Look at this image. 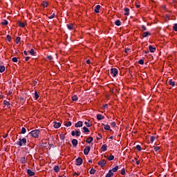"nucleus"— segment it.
Returning a JSON list of instances; mask_svg holds the SVG:
<instances>
[{"label":"nucleus","instance_id":"23","mask_svg":"<svg viewBox=\"0 0 177 177\" xmlns=\"http://www.w3.org/2000/svg\"><path fill=\"white\" fill-rule=\"evenodd\" d=\"M113 175H114V174L112 172L111 170H109V173L106 175V177H111L113 176Z\"/></svg>","mask_w":177,"mask_h":177},{"label":"nucleus","instance_id":"43","mask_svg":"<svg viewBox=\"0 0 177 177\" xmlns=\"http://www.w3.org/2000/svg\"><path fill=\"white\" fill-rule=\"evenodd\" d=\"M80 133H81V132H80V131H78V130H76L75 131V136H80Z\"/></svg>","mask_w":177,"mask_h":177},{"label":"nucleus","instance_id":"47","mask_svg":"<svg viewBox=\"0 0 177 177\" xmlns=\"http://www.w3.org/2000/svg\"><path fill=\"white\" fill-rule=\"evenodd\" d=\"M47 59H48V60H53V57L52 55H48Z\"/></svg>","mask_w":177,"mask_h":177},{"label":"nucleus","instance_id":"32","mask_svg":"<svg viewBox=\"0 0 177 177\" xmlns=\"http://www.w3.org/2000/svg\"><path fill=\"white\" fill-rule=\"evenodd\" d=\"M111 171L112 172H117V171H118V166H115L114 168H113L112 169H111Z\"/></svg>","mask_w":177,"mask_h":177},{"label":"nucleus","instance_id":"42","mask_svg":"<svg viewBox=\"0 0 177 177\" xmlns=\"http://www.w3.org/2000/svg\"><path fill=\"white\" fill-rule=\"evenodd\" d=\"M138 64H142V65H143V64H145V60H143V59H140L139 61H138Z\"/></svg>","mask_w":177,"mask_h":177},{"label":"nucleus","instance_id":"21","mask_svg":"<svg viewBox=\"0 0 177 177\" xmlns=\"http://www.w3.org/2000/svg\"><path fill=\"white\" fill-rule=\"evenodd\" d=\"M55 172L57 173L60 171V167H59V166L56 165L53 168Z\"/></svg>","mask_w":177,"mask_h":177},{"label":"nucleus","instance_id":"6","mask_svg":"<svg viewBox=\"0 0 177 177\" xmlns=\"http://www.w3.org/2000/svg\"><path fill=\"white\" fill-rule=\"evenodd\" d=\"M98 165H100V167L103 168V167H104V165H106V161L104 160H100L98 162Z\"/></svg>","mask_w":177,"mask_h":177},{"label":"nucleus","instance_id":"18","mask_svg":"<svg viewBox=\"0 0 177 177\" xmlns=\"http://www.w3.org/2000/svg\"><path fill=\"white\" fill-rule=\"evenodd\" d=\"M168 84L171 86H175V82L173 81L172 80H169Z\"/></svg>","mask_w":177,"mask_h":177},{"label":"nucleus","instance_id":"24","mask_svg":"<svg viewBox=\"0 0 177 177\" xmlns=\"http://www.w3.org/2000/svg\"><path fill=\"white\" fill-rule=\"evenodd\" d=\"M72 145L73 146H77V145H78V140H77V139H73L72 140Z\"/></svg>","mask_w":177,"mask_h":177},{"label":"nucleus","instance_id":"31","mask_svg":"<svg viewBox=\"0 0 177 177\" xmlns=\"http://www.w3.org/2000/svg\"><path fill=\"white\" fill-rule=\"evenodd\" d=\"M20 162H21V164H26V157L21 158Z\"/></svg>","mask_w":177,"mask_h":177},{"label":"nucleus","instance_id":"57","mask_svg":"<svg viewBox=\"0 0 177 177\" xmlns=\"http://www.w3.org/2000/svg\"><path fill=\"white\" fill-rule=\"evenodd\" d=\"M28 60H30V57H25V61L28 62Z\"/></svg>","mask_w":177,"mask_h":177},{"label":"nucleus","instance_id":"13","mask_svg":"<svg viewBox=\"0 0 177 177\" xmlns=\"http://www.w3.org/2000/svg\"><path fill=\"white\" fill-rule=\"evenodd\" d=\"M59 139H61V140H62V142H61V143H64V139H66V136L64 134H60Z\"/></svg>","mask_w":177,"mask_h":177},{"label":"nucleus","instance_id":"55","mask_svg":"<svg viewBox=\"0 0 177 177\" xmlns=\"http://www.w3.org/2000/svg\"><path fill=\"white\" fill-rule=\"evenodd\" d=\"M73 176H80V173H77L76 171H75L73 173Z\"/></svg>","mask_w":177,"mask_h":177},{"label":"nucleus","instance_id":"60","mask_svg":"<svg viewBox=\"0 0 177 177\" xmlns=\"http://www.w3.org/2000/svg\"><path fill=\"white\" fill-rule=\"evenodd\" d=\"M140 163V161L136 160V164L137 165H139Z\"/></svg>","mask_w":177,"mask_h":177},{"label":"nucleus","instance_id":"45","mask_svg":"<svg viewBox=\"0 0 177 177\" xmlns=\"http://www.w3.org/2000/svg\"><path fill=\"white\" fill-rule=\"evenodd\" d=\"M174 31H177V24H175L173 26Z\"/></svg>","mask_w":177,"mask_h":177},{"label":"nucleus","instance_id":"40","mask_svg":"<svg viewBox=\"0 0 177 177\" xmlns=\"http://www.w3.org/2000/svg\"><path fill=\"white\" fill-rule=\"evenodd\" d=\"M42 5L44 6V8H48V2L43 1Z\"/></svg>","mask_w":177,"mask_h":177},{"label":"nucleus","instance_id":"8","mask_svg":"<svg viewBox=\"0 0 177 177\" xmlns=\"http://www.w3.org/2000/svg\"><path fill=\"white\" fill-rule=\"evenodd\" d=\"M82 125H83L82 121H79L77 123H75V128H81V127H82Z\"/></svg>","mask_w":177,"mask_h":177},{"label":"nucleus","instance_id":"15","mask_svg":"<svg viewBox=\"0 0 177 177\" xmlns=\"http://www.w3.org/2000/svg\"><path fill=\"white\" fill-rule=\"evenodd\" d=\"M86 143H92V142H93V138L92 137H88L86 140Z\"/></svg>","mask_w":177,"mask_h":177},{"label":"nucleus","instance_id":"48","mask_svg":"<svg viewBox=\"0 0 177 177\" xmlns=\"http://www.w3.org/2000/svg\"><path fill=\"white\" fill-rule=\"evenodd\" d=\"M12 60L14 63H17V57H13Z\"/></svg>","mask_w":177,"mask_h":177},{"label":"nucleus","instance_id":"2","mask_svg":"<svg viewBox=\"0 0 177 177\" xmlns=\"http://www.w3.org/2000/svg\"><path fill=\"white\" fill-rule=\"evenodd\" d=\"M19 141H18L17 142V145H18L19 146H20L21 147V146H23V145H26V143H27V139L26 138H19Z\"/></svg>","mask_w":177,"mask_h":177},{"label":"nucleus","instance_id":"28","mask_svg":"<svg viewBox=\"0 0 177 177\" xmlns=\"http://www.w3.org/2000/svg\"><path fill=\"white\" fill-rule=\"evenodd\" d=\"M104 129L105 131H111V129H110V125L109 124L104 125Z\"/></svg>","mask_w":177,"mask_h":177},{"label":"nucleus","instance_id":"37","mask_svg":"<svg viewBox=\"0 0 177 177\" xmlns=\"http://www.w3.org/2000/svg\"><path fill=\"white\" fill-rule=\"evenodd\" d=\"M84 124L87 128H91V127H92V124L88 123V122H85Z\"/></svg>","mask_w":177,"mask_h":177},{"label":"nucleus","instance_id":"51","mask_svg":"<svg viewBox=\"0 0 177 177\" xmlns=\"http://www.w3.org/2000/svg\"><path fill=\"white\" fill-rule=\"evenodd\" d=\"M155 139H156V137H155V136H151V137L150 140H151V143H153V142H154V140H155Z\"/></svg>","mask_w":177,"mask_h":177},{"label":"nucleus","instance_id":"5","mask_svg":"<svg viewBox=\"0 0 177 177\" xmlns=\"http://www.w3.org/2000/svg\"><path fill=\"white\" fill-rule=\"evenodd\" d=\"M89 151H91V147H86L84 149L85 156H88L89 154Z\"/></svg>","mask_w":177,"mask_h":177},{"label":"nucleus","instance_id":"33","mask_svg":"<svg viewBox=\"0 0 177 177\" xmlns=\"http://www.w3.org/2000/svg\"><path fill=\"white\" fill-rule=\"evenodd\" d=\"M95 172H96V170H95V169H93V168H92V169L90 170V174H91V175H95Z\"/></svg>","mask_w":177,"mask_h":177},{"label":"nucleus","instance_id":"10","mask_svg":"<svg viewBox=\"0 0 177 177\" xmlns=\"http://www.w3.org/2000/svg\"><path fill=\"white\" fill-rule=\"evenodd\" d=\"M150 35H151V33H150V32H144L142 33V38H146Z\"/></svg>","mask_w":177,"mask_h":177},{"label":"nucleus","instance_id":"63","mask_svg":"<svg viewBox=\"0 0 177 177\" xmlns=\"http://www.w3.org/2000/svg\"><path fill=\"white\" fill-rule=\"evenodd\" d=\"M129 50H130L129 48H126V50H125L126 53H128V51H129Z\"/></svg>","mask_w":177,"mask_h":177},{"label":"nucleus","instance_id":"11","mask_svg":"<svg viewBox=\"0 0 177 177\" xmlns=\"http://www.w3.org/2000/svg\"><path fill=\"white\" fill-rule=\"evenodd\" d=\"M27 174L28 175H29V176H34V175H35V173L32 171L31 169H28Z\"/></svg>","mask_w":177,"mask_h":177},{"label":"nucleus","instance_id":"36","mask_svg":"<svg viewBox=\"0 0 177 177\" xmlns=\"http://www.w3.org/2000/svg\"><path fill=\"white\" fill-rule=\"evenodd\" d=\"M147 30V28L145 25L141 26V31H146Z\"/></svg>","mask_w":177,"mask_h":177},{"label":"nucleus","instance_id":"50","mask_svg":"<svg viewBox=\"0 0 177 177\" xmlns=\"http://www.w3.org/2000/svg\"><path fill=\"white\" fill-rule=\"evenodd\" d=\"M121 175H125V169H122V171H121Z\"/></svg>","mask_w":177,"mask_h":177},{"label":"nucleus","instance_id":"16","mask_svg":"<svg viewBox=\"0 0 177 177\" xmlns=\"http://www.w3.org/2000/svg\"><path fill=\"white\" fill-rule=\"evenodd\" d=\"M100 10V5H97L95 9H94V12L95 13H99V10Z\"/></svg>","mask_w":177,"mask_h":177},{"label":"nucleus","instance_id":"39","mask_svg":"<svg viewBox=\"0 0 177 177\" xmlns=\"http://www.w3.org/2000/svg\"><path fill=\"white\" fill-rule=\"evenodd\" d=\"M20 39H21L20 37H17L15 39L16 44H19L20 43Z\"/></svg>","mask_w":177,"mask_h":177},{"label":"nucleus","instance_id":"3","mask_svg":"<svg viewBox=\"0 0 177 177\" xmlns=\"http://www.w3.org/2000/svg\"><path fill=\"white\" fill-rule=\"evenodd\" d=\"M111 74L113 77H117L118 75V70L115 68H111Z\"/></svg>","mask_w":177,"mask_h":177},{"label":"nucleus","instance_id":"20","mask_svg":"<svg viewBox=\"0 0 177 177\" xmlns=\"http://www.w3.org/2000/svg\"><path fill=\"white\" fill-rule=\"evenodd\" d=\"M101 150H102V151H106L107 150V145H103L101 147Z\"/></svg>","mask_w":177,"mask_h":177},{"label":"nucleus","instance_id":"58","mask_svg":"<svg viewBox=\"0 0 177 177\" xmlns=\"http://www.w3.org/2000/svg\"><path fill=\"white\" fill-rule=\"evenodd\" d=\"M71 135H72V136H75V131H73L71 132Z\"/></svg>","mask_w":177,"mask_h":177},{"label":"nucleus","instance_id":"17","mask_svg":"<svg viewBox=\"0 0 177 177\" xmlns=\"http://www.w3.org/2000/svg\"><path fill=\"white\" fill-rule=\"evenodd\" d=\"M3 104L5 106H7V107H8L10 109V102H8L7 100H4L3 101Z\"/></svg>","mask_w":177,"mask_h":177},{"label":"nucleus","instance_id":"59","mask_svg":"<svg viewBox=\"0 0 177 177\" xmlns=\"http://www.w3.org/2000/svg\"><path fill=\"white\" fill-rule=\"evenodd\" d=\"M86 63L87 64H91V60L87 59V60L86 61Z\"/></svg>","mask_w":177,"mask_h":177},{"label":"nucleus","instance_id":"12","mask_svg":"<svg viewBox=\"0 0 177 177\" xmlns=\"http://www.w3.org/2000/svg\"><path fill=\"white\" fill-rule=\"evenodd\" d=\"M124 10L125 12L124 16H129V8H124Z\"/></svg>","mask_w":177,"mask_h":177},{"label":"nucleus","instance_id":"14","mask_svg":"<svg viewBox=\"0 0 177 177\" xmlns=\"http://www.w3.org/2000/svg\"><path fill=\"white\" fill-rule=\"evenodd\" d=\"M97 120H98V121H100L101 120H104V116L98 114L97 115Z\"/></svg>","mask_w":177,"mask_h":177},{"label":"nucleus","instance_id":"29","mask_svg":"<svg viewBox=\"0 0 177 177\" xmlns=\"http://www.w3.org/2000/svg\"><path fill=\"white\" fill-rule=\"evenodd\" d=\"M72 100L73 102H77V100H78V97L77 96V95H75L72 97Z\"/></svg>","mask_w":177,"mask_h":177},{"label":"nucleus","instance_id":"53","mask_svg":"<svg viewBox=\"0 0 177 177\" xmlns=\"http://www.w3.org/2000/svg\"><path fill=\"white\" fill-rule=\"evenodd\" d=\"M115 122H113L111 123V126L112 127V128H114L115 127Z\"/></svg>","mask_w":177,"mask_h":177},{"label":"nucleus","instance_id":"54","mask_svg":"<svg viewBox=\"0 0 177 177\" xmlns=\"http://www.w3.org/2000/svg\"><path fill=\"white\" fill-rule=\"evenodd\" d=\"M155 151H158L160 150V147H154Z\"/></svg>","mask_w":177,"mask_h":177},{"label":"nucleus","instance_id":"27","mask_svg":"<svg viewBox=\"0 0 177 177\" xmlns=\"http://www.w3.org/2000/svg\"><path fill=\"white\" fill-rule=\"evenodd\" d=\"M115 26H121V21H120V19H117V20L115 21Z\"/></svg>","mask_w":177,"mask_h":177},{"label":"nucleus","instance_id":"46","mask_svg":"<svg viewBox=\"0 0 177 177\" xmlns=\"http://www.w3.org/2000/svg\"><path fill=\"white\" fill-rule=\"evenodd\" d=\"M65 127H71V122H68L65 124Z\"/></svg>","mask_w":177,"mask_h":177},{"label":"nucleus","instance_id":"22","mask_svg":"<svg viewBox=\"0 0 177 177\" xmlns=\"http://www.w3.org/2000/svg\"><path fill=\"white\" fill-rule=\"evenodd\" d=\"M18 24H19V26L21 28H24V27H26V24H24V22L18 21Z\"/></svg>","mask_w":177,"mask_h":177},{"label":"nucleus","instance_id":"49","mask_svg":"<svg viewBox=\"0 0 177 177\" xmlns=\"http://www.w3.org/2000/svg\"><path fill=\"white\" fill-rule=\"evenodd\" d=\"M30 55H32V56H34V53H35L34 49L31 48V50H30Z\"/></svg>","mask_w":177,"mask_h":177},{"label":"nucleus","instance_id":"34","mask_svg":"<svg viewBox=\"0 0 177 177\" xmlns=\"http://www.w3.org/2000/svg\"><path fill=\"white\" fill-rule=\"evenodd\" d=\"M26 132H27V129H26L25 127H22L21 131V133L24 135V133H26Z\"/></svg>","mask_w":177,"mask_h":177},{"label":"nucleus","instance_id":"41","mask_svg":"<svg viewBox=\"0 0 177 177\" xmlns=\"http://www.w3.org/2000/svg\"><path fill=\"white\" fill-rule=\"evenodd\" d=\"M108 160H109V161H111V160H114V156H108Z\"/></svg>","mask_w":177,"mask_h":177},{"label":"nucleus","instance_id":"61","mask_svg":"<svg viewBox=\"0 0 177 177\" xmlns=\"http://www.w3.org/2000/svg\"><path fill=\"white\" fill-rule=\"evenodd\" d=\"M107 107H108L107 104H105V105L103 106V109H107Z\"/></svg>","mask_w":177,"mask_h":177},{"label":"nucleus","instance_id":"64","mask_svg":"<svg viewBox=\"0 0 177 177\" xmlns=\"http://www.w3.org/2000/svg\"><path fill=\"white\" fill-rule=\"evenodd\" d=\"M59 177H67V176H66V174H64V175H62V176H61Z\"/></svg>","mask_w":177,"mask_h":177},{"label":"nucleus","instance_id":"25","mask_svg":"<svg viewBox=\"0 0 177 177\" xmlns=\"http://www.w3.org/2000/svg\"><path fill=\"white\" fill-rule=\"evenodd\" d=\"M66 26H67L68 30H73V28L74 27V24H67Z\"/></svg>","mask_w":177,"mask_h":177},{"label":"nucleus","instance_id":"52","mask_svg":"<svg viewBox=\"0 0 177 177\" xmlns=\"http://www.w3.org/2000/svg\"><path fill=\"white\" fill-rule=\"evenodd\" d=\"M98 136H100V138L97 137V140H100V139H102L103 136H102V134L100 133H99Z\"/></svg>","mask_w":177,"mask_h":177},{"label":"nucleus","instance_id":"4","mask_svg":"<svg viewBox=\"0 0 177 177\" xmlns=\"http://www.w3.org/2000/svg\"><path fill=\"white\" fill-rule=\"evenodd\" d=\"M82 162H84V160H82V158L78 157L75 160V165H77L78 167H80V165H82Z\"/></svg>","mask_w":177,"mask_h":177},{"label":"nucleus","instance_id":"30","mask_svg":"<svg viewBox=\"0 0 177 177\" xmlns=\"http://www.w3.org/2000/svg\"><path fill=\"white\" fill-rule=\"evenodd\" d=\"M5 66H1L0 65V73H3L5 71Z\"/></svg>","mask_w":177,"mask_h":177},{"label":"nucleus","instance_id":"44","mask_svg":"<svg viewBox=\"0 0 177 177\" xmlns=\"http://www.w3.org/2000/svg\"><path fill=\"white\" fill-rule=\"evenodd\" d=\"M6 38H7V41H8L9 42L12 41V37H10V35H8Z\"/></svg>","mask_w":177,"mask_h":177},{"label":"nucleus","instance_id":"38","mask_svg":"<svg viewBox=\"0 0 177 177\" xmlns=\"http://www.w3.org/2000/svg\"><path fill=\"white\" fill-rule=\"evenodd\" d=\"M38 97H39V95H38V92H35V100H38Z\"/></svg>","mask_w":177,"mask_h":177},{"label":"nucleus","instance_id":"1","mask_svg":"<svg viewBox=\"0 0 177 177\" xmlns=\"http://www.w3.org/2000/svg\"><path fill=\"white\" fill-rule=\"evenodd\" d=\"M28 135H30V136H32V138H37L39 136V129L32 130L28 133Z\"/></svg>","mask_w":177,"mask_h":177},{"label":"nucleus","instance_id":"26","mask_svg":"<svg viewBox=\"0 0 177 177\" xmlns=\"http://www.w3.org/2000/svg\"><path fill=\"white\" fill-rule=\"evenodd\" d=\"M83 133H88V132H90V131H89V129H88L86 127H83Z\"/></svg>","mask_w":177,"mask_h":177},{"label":"nucleus","instance_id":"19","mask_svg":"<svg viewBox=\"0 0 177 177\" xmlns=\"http://www.w3.org/2000/svg\"><path fill=\"white\" fill-rule=\"evenodd\" d=\"M135 149L137 151H142V147L140 145H138L135 147Z\"/></svg>","mask_w":177,"mask_h":177},{"label":"nucleus","instance_id":"7","mask_svg":"<svg viewBox=\"0 0 177 177\" xmlns=\"http://www.w3.org/2000/svg\"><path fill=\"white\" fill-rule=\"evenodd\" d=\"M53 124H54L53 127L56 129H57V128H60V127H62V124L60 122H54Z\"/></svg>","mask_w":177,"mask_h":177},{"label":"nucleus","instance_id":"35","mask_svg":"<svg viewBox=\"0 0 177 177\" xmlns=\"http://www.w3.org/2000/svg\"><path fill=\"white\" fill-rule=\"evenodd\" d=\"M1 24H2L3 26H8V21H7L6 19H4V20L1 22Z\"/></svg>","mask_w":177,"mask_h":177},{"label":"nucleus","instance_id":"62","mask_svg":"<svg viewBox=\"0 0 177 177\" xmlns=\"http://www.w3.org/2000/svg\"><path fill=\"white\" fill-rule=\"evenodd\" d=\"M24 53L25 56H27V55H28L27 51L24 50Z\"/></svg>","mask_w":177,"mask_h":177},{"label":"nucleus","instance_id":"9","mask_svg":"<svg viewBox=\"0 0 177 177\" xmlns=\"http://www.w3.org/2000/svg\"><path fill=\"white\" fill-rule=\"evenodd\" d=\"M149 51L151 52V53H154V52H156V47H153V46L150 45L149 46Z\"/></svg>","mask_w":177,"mask_h":177},{"label":"nucleus","instance_id":"56","mask_svg":"<svg viewBox=\"0 0 177 177\" xmlns=\"http://www.w3.org/2000/svg\"><path fill=\"white\" fill-rule=\"evenodd\" d=\"M55 17V13H53V15H51L48 18L49 19H53Z\"/></svg>","mask_w":177,"mask_h":177}]
</instances>
